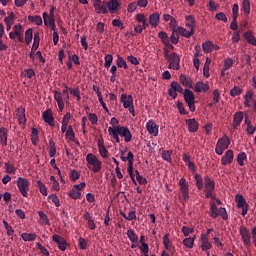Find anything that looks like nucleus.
<instances>
[{
  "label": "nucleus",
  "mask_w": 256,
  "mask_h": 256,
  "mask_svg": "<svg viewBox=\"0 0 256 256\" xmlns=\"http://www.w3.org/2000/svg\"><path fill=\"white\" fill-rule=\"evenodd\" d=\"M53 98L56 101V104L58 105V109H60V112H63L65 109V104L69 105V94L70 92L64 88L63 92L55 91L53 92Z\"/></svg>",
  "instance_id": "obj_1"
},
{
  "label": "nucleus",
  "mask_w": 256,
  "mask_h": 256,
  "mask_svg": "<svg viewBox=\"0 0 256 256\" xmlns=\"http://www.w3.org/2000/svg\"><path fill=\"white\" fill-rule=\"evenodd\" d=\"M109 135L121 136L124 138V142L129 143L133 139V135L131 134V131L124 127V126H116V127H109L108 129Z\"/></svg>",
  "instance_id": "obj_2"
},
{
  "label": "nucleus",
  "mask_w": 256,
  "mask_h": 256,
  "mask_svg": "<svg viewBox=\"0 0 256 256\" xmlns=\"http://www.w3.org/2000/svg\"><path fill=\"white\" fill-rule=\"evenodd\" d=\"M231 145V139L224 135L221 138L218 139V142L216 143V147L214 148V152L218 154L219 156L223 155L224 151L229 148Z\"/></svg>",
  "instance_id": "obj_3"
},
{
  "label": "nucleus",
  "mask_w": 256,
  "mask_h": 256,
  "mask_svg": "<svg viewBox=\"0 0 256 256\" xmlns=\"http://www.w3.org/2000/svg\"><path fill=\"white\" fill-rule=\"evenodd\" d=\"M183 98L184 102H186V105H188L189 111L194 113L196 111V105L193 91L190 89H184Z\"/></svg>",
  "instance_id": "obj_4"
},
{
  "label": "nucleus",
  "mask_w": 256,
  "mask_h": 256,
  "mask_svg": "<svg viewBox=\"0 0 256 256\" xmlns=\"http://www.w3.org/2000/svg\"><path fill=\"white\" fill-rule=\"evenodd\" d=\"M86 163L93 166V173H99L102 169V162L94 154H86Z\"/></svg>",
  "instance_id": "obj_5"
},
{
  "label": "nucleus",
  "mask_w": 256,
  "mask_h": 256,
  "mask_svg": "<svg viewBox=\"0 0 256 256\" xmlns=\"http://www.w3.org/2000/svg\"><path fill=\"white\" fill-rule=\"evenodd\" d=\"M180 186V193L182 198V203L186 204L189 201V185L185 178H181L178 182Z\"/></svg>",
  "instance_id": "obj_6"
},
{
  "label": "nucleus",
  "mask_w": 256,
  "mask_h": 256,
  "mask_svg": "<svg viewBox=\"0 0 256 256\" xmlns=\"http://www.w3.org/2000/svg\"><path fill=\"white\" fill-rule=\"evenodd\" d=\"M218 216H221V218L224 220L228 219L226 208L220 207L218 209V207H216V204L213 203L210 206V217L216 219L218 218Z\"/></svg>",
  "instance_id": "obj_7"
},
{
  "label": "nucleus",
  "mask_w": 256,
  "mask_h": 256,
  "mask_svg": "<svg viewBox=\"0 0 256 256\" xmlns=\"http://www.w3.org/2000/svg\"><path fill=\"white\" fill-rule=\"evenodd\" d=\"M235 202H237V208L241 209V216L245 217L248 214L249 205L246 203L245 197L242 194L235 195Z\"/></svg>",
  "instance_id": "obj_8"
},
{
  "label": "nucleus",
  "mask_w": 256,
  "mask_h": 256,
  "mask_svg": "<svg viewBox=\"0 0 256 256\" xmlns=\"http://www.w3.org/2000/svg\"><path fill=\"white\" fill-rule=\"evenodd\" d=\"M29 187H30V181L22 177H19L17 179V188H19V192L22 195V197H25V198L28 197Z\"/></svg>",
  "instance_id": "obj_9"
},
{
  "label": "nucleus",
  "mask_w": 256,
  "mask_h": 256,
  "mask_svg": "<svg viewBox=\"0 0 256 256\" xmlns=\"http://www.w3.org/2000/svg\"><path fill=\"white\" fill-rule=\"evenodd\" d=\"M164 58H166L167 63H169V69H172L174 71H178L180 69V56H178L177 53L173 52L172 56H167Z\"/></svg>",
  "instance_id": "obj_10"
},
{
  "label": "nucleus",
  "mask_w": 256,
  "mask_h": 256,
  "mask_svg": "<svg viewBox=\"0 0 256 256\" xmlns=\"http://www.w3.org/2000/svg\"><path fill=\"white\" fill-rule=\"evenodd\" d=\"M239 233L241 236V241L243 242V245L246 247L251 246V234L249 233L248 228L245 226H241L239 229Z\"/></svg>",
  "instance_id": "obj_11"
},
{
  "label": "nucleus",
  "mask_w": 256,
  "mask_h": 256,
  "mask_svg": "<svg viewBox=\"0 0 256 256\" xmlns=\"http://www.w3.org/2000/svg\"><path fill=\"white\" fill-rule=\"evenodd\" d=\"M93 7L96 14L110 13V11L107 8V5L104 4L102 0H93Z\"/></svg>",
  "instance_id": "obj_12"
},
{
  "label": "nucleus",
  "mask_w": 256,
  "mask_h": 256,
  "mask_svg": "<svg viewBox=\"0 0 256 256\" xmlns=\"http://www.w3.org/2000/svg\"><path fill=\"white\" fill-rule=\"evenodd\" d=\"M52 240L56 243V245H58V249H60L61 252H65L69 246L65 238L60 235H53Z\"/></svg>",
  "instance_id": "obj_13"
},
{
  "label": "nucleus",
  "mask_w": 256,
  "mask_h": 256,
  "mask_svg": "<svg viewBox=\"0 0 256 256\" xmlns=\"http://www.w3.org/2000/svg\"><path fill=\"white\" fill-rule=\"evenodd\" d=\"M189 29L190 31L186 30L184 27L173 28L172 33H177L184 38H190L194 35V28H189Z\"/></svg>",
  "instance_id": "obj_14"
},
{
  "label": "nucleus",
  "mask_w": 256,
  "mask_h": 256,
  "mask_svg": "<svg viewBox=\"0 0 256 256\" xmlns=\"http://www.w3.org/2000/svg\"><path fill=\"white\" fill-rule=\"evenodd\" d=\"M147 131L148 133H150V135H153L154 137H157L159 134V126L155 123L154 120H150L147 122L146 125Z\"/></svg>",
  "instance_id": "obj_15"
},
{
  "label": "nucleus",
  "mask_w": 256,
  "mask_h": 256,
  "mask_svg": "<svg viewBox=\"0 0 256 256\" xmlns=\"http://www.w3.org/2000/svg\"><path fill=\"white\" fill-rule=\"evenodd\" d=\"M103 2L106 5V8L109 10L110 14H115L118 12V8L120 7V3H118V0H110L109 2Z\"/></svg>",
  "instance_id": "obj_16"
},
{
  "label": "nucleus",
  "mask_w": 256,
  "mask_h": 256,
  "mask_svg": "<svg viewBox=\"0 0 256 256\" xmlns=\"http://www.w3.org/2000/svg\"><path fill=\"white\" fill-rule=\"evenodd\" d=\"M120 102H121V104H123L124 109L133 107V96L126 95V93H123V94H121Z\"/></svg>",
  "instance_id": "obj_17"
},
{
  "label": "nucleus",
  "mask_w": 256,
  "mask_h": 256,
  "mask_svg": "<svg viewBox=\"0 0 256 256\" xmlns=\"http://www.w3.org/2000/svg\"><path fill=\"white\" fill-rule=\"evenodd\" d=\"M39 42H40L39 33L36 32V33H34L33 47H31V52H30V54H29V57H30L31 61H35V54H34V52H35L36 50H38V48H39Z\"/></svg>",
  "instance_id": "obj_18"
},
{
  "label": "nucleus",
  "mask_w": 256,
  "mask_h": 256,
  "mask_svg": "<svg viewBox=\"0 0 256 256\" xmlns=\"http://www.w3.org/2000/svg\"><path fill=\"white\" fill-rule=\"evenodd\" d=\"M42 119L45 123H47L49 126H54V116H52V110L47 109L42 113Z\"/></svg>",
  "instance_id": "obj_19"
},
{
  "label": "nucleus",
  "mask_w": 256,
  "mask_h": 256,
  "mask_svg": "<svg viewBox=\"0 0 256 256\" xmlns=\"http://www.w3.org/2000/svg\"><path fill=\"white\" fill-rule=\"evenodd\" d=\"M185 122L189 133H196L199 130V123H197L196 119H186Z\"/></svg>",
  "instance_id": "obj_20"
},
{
  "label": "nucleus",
  "mask_w": 256,
  "mask_h": 256,
  "mask_svg": "<svg viewBox=\"0 0 256 256\" xmlns=\"http://www.w3.org/2000/svg\"><path fill=\"white\" fill-rule=\"evenodd\" d=\"M232 161H234V151L227 150L226 154L221 158V163L226 166L227 164H231Z\"/></svg>",
  "instance_id": "obj_21"
},
{
  "label": "nucleus",
  "mask_w": 256,
  "mask_h": 256,
  "mask_svg": "<svg viewBox=\"0 0 256 256\" xmlns=\"http://www.w3.org/2000/svg\"><path fill=\"white\" fill-rule=\"evenodd\" d=\"M244 40L248 42L249 45L256 47V37L253 35V31L248 30L243 33Z\"/></svg>",
  "instance_id": "obj_22"
},
{
  "label": "nucleus",
  "mask_w": 256,
  "mask_h": 256,
  "mask_svg": "<svg viewBox=\"0 0 256 256\" xmlns=\"http://www.w3.org/2000/svg\"><path fill=\"white\" fill-rule=\"evenodd\" d=\"M0 144L3 147L8 146V129L5 127L0 128Z\"/></svg>",
  "instance_id": "obj_23"
},
{
  "label": "nucleus",
  "mask_w": 256,
  "mask_h": 256,
  "mask_svg": "<svg viewBox=\"0 0 256 256\" xmlns=\"http://www.w3.org/2000/svg\"><path fill=\"white\" fill-rule=\"evenodd\" d=\"M254 98V92L253 90H248L243 96L244 99V107L250 108L251 107V102L253 101Z\"/></svg>",
  "instance_id": "obj_24"
},
{
  "label": "nucleus",
  "mask_w": 256,
  "mask_h": 256,
  "mask_svg": "<svg viewBox=\"0 0 256 256\" xmlns=\"http://www.w3.org/2000/svg\"><path fill=\"white\" fill-rule=\"evenodd\" d=\"M200 240L202 241V245H200V248L202 249L203 252H207L212 248V245L210 241L208 240L207 235H202L200 237Z\"/></svg>",
  "instance_id": "obj_25"
},
{
  "label": "nucleus",
  "mask_w": 256,
  "mask_h": 256,
  "mask_svg": "<svg viewBox=\"0 0 256 256\" xmlns=\"http://www.w3.org/2000/svg\"><path fill=\"white\" fill-rule=\"evenodd\" d=\"M205 183L203 187H205V191H215V181L211 179L208 175L204 178Z\"/></svg>",
  "instance_id": "obj_26"
},
{
  "label": "nucleus",
  "mask_w": 256,
  "mask_h": 256,
  "mask_svg": "<svg viewBox=\"0 0 256 256\" xmlns=\"http://www.w3.org/2000/svg\"><path fill=\"white\" fill-rule=\"evenodd\" d=\"M208 90H210V86L202 81H198L196 83V87L194 88V91H196L197 93H207Z\"/></svg>",
  "instance_id": "obj_27"
},
{
  "label": "nucleus",
  "mask_w": 256,
  "mask_h": 256,
  "mask_svg": "<svg viewBox=\"0 0 256 256\" xmlns=\"http://www.w3.org/2000/svg\"><path fill=\"white\" fill-rule=\"evenodd\" d=\"M56 9L57 8L55 6H52V8H50L49 14H47V12L42 13V19L44 20L45 26H47V19H49V21L51 20L55 21L54 12Z\"/></svg>",
  "instance_id": "obj_28"
},
{
  "label": "nucleus",
  "mask_w": 256,
  "mask_h": 256,
  "mask_svg": "<svg viewBox=\"0 0 256 256\" xmlns=\"http://www.w3.org/2000/svg\"><path fill=\"white\" fill-rule=\"evenodd\" d=\"M180 82L181 85L186 88H193V80H191V78H188L185 74L180 75Z\"/></svg>",
  "instance_id": "obj_29"
},
{
  "label": "nucleus",
  "mask_w": 256,
  "mask_h": 256,
  "mask_svg": "<svg viewBox=\"0 0 256 256\" xmlns=\"http://www.w3.org/2000/svg\"><path fill=\"white\" fill-rule=\"evenodd\" d=\"M243 121V112H237L233 115V128H237L242 124Z\"/></svg>",
  "instance_id": "obj_30"
},
{
  "label": "nucleus",
  "mask_w": 256,
  "mask_h": 256,
  "mask_svg": "<svg viewBox=\"0 0 256 256\" xmlns=\"http://www.w3.org/2000/svg\"><path fill=\"white\" fill-rule=\"evenodd\" d=\"M159 14L158 12H154L153 14H150V16L148 17V22L150 23L151 26L156 27L159 24Z\"/></svg>",
  "instance_id": "obj_31"
},
{
  "label": "nucleus",
  "mask_w": 256,
  "mask_h": 256,
  "mask_svg": "<svg viewBox=\"0 0 256 256\" xmlns=\"http://www.w3.org/2000/svg\"><path fill=\"white\" fill-rule=\"evenodd\" d=\"M158 38L161 39V42L164 45H169L171 43V38L164 31L158 33Z\"/></svg>",
  "instance_id": "obj_32"
},
{
  "label": "nucleus",
  "mask_w": 256,
  "mask_h": 256,
  "mask_svg": "<svg viewBox=\"0 0 256 256\" xmlns=\"http://www.w3.org/2000/svg\"><path fill=\"white\" fill-rule=\"evenodd\" d=\"M120 159L123 162L128 161V167H133V163H134V154H133V152L129 151L127 157L120 156Z\"/></svg>",
  "instance_id": "obj_33"
},
{
  "label": "nucleus",
  "mask_w": 256,
  "mask_h": 256,
  "mask_svg": "<svg viewBox=\"0 0 256 256\" xmlns=\"http://www.w3.org/2000/svg\"><path fill=\"white\" fill-rule=\"evenodd\" d=\"M35 40V36H33V30L31 28H28L25 31V43L26 45H30L31 41Z\"/></svg>",
  "instance_id": "obj_34"
},
{
  "label": "nucleus",
  "mask_w": 256,
  "mask_h": 256,
  "mask_svg": "<svg viewBox=\"0 0 256 256\" xmlns=\"http://www.w3.org/2000/svg\"><path fill=\"white\" fill-rule=\"evenodd\" d=\"M4 170L8 175H16V168L9 162L4 163Z\"/></svg>",
  "instance_id": "obj_35"
},
{
  "label": "nucleus",
  "mask_w": 256,
  "mask_h": 256,
  "mask_svg": "<svg viewBox=\"0 0 256 256\" xmlns=\"http://www.w3.org/2000/svg\"><path fill=\"white\" fill-rule=\"evenodd\" d=\"M126 235L131 243H137L139 240V237L136 235L133 229L126 231Z\"/></svg>",
  "instance_id": "obj_36"
},
{
  "label": "nucleus",
  "mask_w": 256,
  "mask_h": 256,
  "mask_svg": "<svg viewBox=\"0 0 256 256\" xmlns=\"http://www.w3.org/2000/svg\"><path fill=\"white\" fill-rule=\"evenodd\" d=\"M17 117H19V124L25 125V122L27 121V119L25 118V109H17Z\"/></svg>",
  "instance_id": "obj_37"
},
{
  "label": "nucleus",
  "mask_w": 256,
  "mask_h": 256,
  "mask_svg": "<svg viewBox=\"0 0 256 256\" xmlns=\"http://www.w3.org/2000/svg\"><path fill=\"white\" fill-rule=\"evenodd\" d=\"M28 21L34 23L36 26H42L43 25V18L41 16H28Z\"/></svg>",
  "instance_id": "obj_38"
},
{
  "label": "nucleus",
  "mask_w": 256,
  "mask_h": 256,
  "mask_svg": "<svg viewBox=\"0 0 256 256\" xmlns=\"http://www.w3.org/2000/svg\"><path fill=\"white\" fill-rule=\"evenodd\" d=\"M21 238L23 242H33L36 239L35 233H22Z\"/></svg>",
  "instance_id": "obj_39"
},
{
  "label": "nucleus",
  "mask_w": 256,
  "mask_h": 256,
  "mask_svg": "<svg viewBox=\"0 0 256 256\" xmlns=\"http://www.w3.org/2000/svg\"><path fill=\"white\" fill-rule=\"evenodd\" d=\"M57 154V148H55V142L53 139L49 140V157L54 158Z\"/></svg>",
  "instance_id": "obj_40"
},
{
  "label": "nucleus",
  "mask_w": 256,
  "mask_h": 256,
  "mask_svg": "<svg viewBox=\"0 0 256 256\" xmlns=\"http://www.w3.org/2000/svg\"><path fill=\"white\" fill-rule=\"evenodd\" d=\"M116 66L118 68H123L124 70L128 69V64L126 63L125 59L121 56L116 57Z\"/></svg>",
  "instance_id": "obj_41"
},
{
  "label": "nucleus",
  "mask_w": 256,
  "mask_h": 256,
  "mask_svg": "<svg viewBox=\"0 0 256 256\" xmlns=\"http://www.w3.org/2000/svg\"><path fill=\"white\" fill-rule=\"evenodd\" d=\"M66 138H68L69 142H75L76 133L73 130V126L68 127V131H66Z\"/></svg>",
  "instance_id": "obj_42"
},
{
  "label": "nucleus",
  "mask_w": 256,
  "mask_h": 256,
  "mask_svg": "<svg viewBox=\"0 0 256 256\" xmlns=\"http://www.w3.org/2000/svg\"><path fill=\"white\" fill-rule=\"evenodd\" d=\"M194 180H196V187L199 190H202V188H204V179L202 178V176L200 174H196L194 176Z\"/></svg>",
  "instance_id": "obj_43"
},
{
  "label": "nucleus",
  "mask_w": 256,
  "mask_h": 256,
  "mask_svg": "<svg viewBox=\"0 0 256 256\" xmlns=\"http://www.w3.org/2000/svg\"><path fill=\"white\" fill-rule=\"evenodd\" d=\"M196 26V20L193 15L186 16V27L189 29H194Z\"/></svg>",
  "instance_id": "obj_44"
},
{
  "label": "nucleus",
  "mask_w": 256,
  "mask_h": 256,
  "mask_svg": "<svg viewBox=\"0 0 256 256\" xmlns=\"http://www.w3.org/2000/svg\"><path fill=\"white\" fill-rule=\"evenodd\" d=\"M172 151L171 150H162L161 157L162 160L166 161L167 163H171L172 158Z\"/></svg>",
  "instance_id": "obj_45"
},
{
  "label": "nucleus",
  "mask_w": 256,
  "mask_h": 256,
  "mask_svg": "<svg viewBox=\"0 0 256 256\" xmlns=\"http://www.w3.org/2000/svg\"><path fill=\"white\" fill-rule=\"evenodd\" d=\"M202 50L206 54H209L213 50V43L211 41L203 42L202 43Z\"/></svg>",
  "instance_id": "obj_46"
},
{
  "label": "nucleus",
  "mask_w": 256,
  "mask_h": 256,
  "mask_svg": "<svg viewBox=\"0 0 256 256\" xmlns=\"http://www.w3.org/2000/svg\"><path fill=\"white\" fill-rule=\"evenodd\" d=\"M196 237H188V238H184L183 240V245L184 247L188 248V249H193L194 246V239Z\"/></svg>",
  "instance_id": "obj_47"
},
{
  "label": "nucleus",
  "mask_w": 256,
  "mask_h": 256,
  "mask_svg": "<svg viewBox=\"0 0 256 256\" xmlns=\"http://www.w3.org/2000/svg\"><path fill=\"white\" fill-rule=\"evenodd\" d=\"M64 89L68 90V93H70L72 95V97L80 96V89H79V87H77V88H69V86L64 85Z\"/></svg>",
  "instance_id": "obj_48"
},
{
  "label": "nucleus",
  "mask_w": 256,
  "mask_h": 256,
  "mask_svg": "<svg viewBox=\"0 0 256 256\" xmlns=\"http://www.w3.org/2000/svg\"><path fill=\"white\" fill-rule=\"evenodd\" d=\"M104 61V67L109 68L114 61V56H112V54H106V56L104 57Z\"/></svg>",
  "instance_id": "obj_49"
},
{
  "label": "nucleus",
  "mask_w": 256,
  "mask_h": 256,
  "mask_svg": "<svg viewBox=\"0 0 256 256\" xmlns=\"http://www.w3.org/2000/svg\"><path fill=\"white\" fill-rule=\"evenodd\" d=\"M15 20L14 12H8V17L4 18V24L13 25Z\"/></svg>",
  "instance_id": "obj_50"
},
{
  "label": "nucleus",
  "mask_w": 256,
  "mask_h": 256,
  "mask_svg": "<svg viewBox=\"0 0 256 256\" xmlns=\"http://www.w3.org/2000/svg\"><path fill=\"white\" fill-rule=\"evenodd\" d=\"M4 229L7 231V235L9 237H13L14 235V229L11 225L8 224L7 221L3 220Z\"/></svg>",
  "instance_id": "obj_51"
},
{
  "label": "nucleus",
  "mask_w": 256,
  "mask_h": 256,
  "mask_svg": "<svg viewBox=\"0 0 256 256\" xmlns=\"http://www.w3.org/2000/svg\"><path fill=\"white\" fill-rule=\"evenodd\" d=\"M170 87L171 88L169 90H172V91H175V92H178V93L183 92V88L176 81H173L172 83H170Z\"/></svg>",
  "instance_id": "obj_52"
},
{
  "label": "nucleus",
  "mask_w": 256,
  "mask_h": 256,
  "mask_svg": "<svg viewBox=\"0 0 256 256\" xmlns=\"http://www.w3.org/2000/svg\"><path fill=\"white\" fill-rule=\"evenodd\" d=\"M242 94V88L238 86H233L232 89H230V96L237 97Z\"/></svg>",
  "instance_id": "obj_53"
},
{
  "label": "nucleus",
  "mask_w": 256,
  "mask_h": 256,
  "mask_svg": "<svg viewBox=\"0 0 256 256\" xmlns=\"http://www.w3.org/2000/svg\"><path fill=\"white\" fill-rule=\"evenodd\" d=\"M241 33H242V31H240V30L233 32V35H232V43L233 44L240 42V40L242 39Z\"/></svg>",
  "instance_id": "obj_54"
},
{
  "label": "nucleus",
  "mask_w": 256,
  "mask_h": 256,
  "mask_svg": "<svg viewBox=\"0 0 256 256\" xmlns=\"http://www.w3.org/2000/svg\"><path fill=\"white\" fill-rule=\"evenodd\" d=\"M37 184L39 187V192L42 194V196H47V188L46 185H44L43 181L38 180Z\"/></svg>",
  "instance_id": "obj_55"
},
{
  "label": "nucleus",
  "mask_w": 256,
  "mask_h": 256,
  "mask_svg": "<svg viewBox=\"0 0 256 256\" xmlns=\"http://www.w3.org/2000/svg\"><path fill=\"white\" fill-rule=\"evenodd\" d=\"M246 160V154L245 152H241L237 155V163L239 166H244V161Z\"/></svg>",
  "instance_id": "obj_56"
},
{
  "label": "nucleus",
  "mask_w": 256,
  "mask_h": 256,
  "mask_svg": "<svg viewBox=\"0 0 256 256\" xmlns=\"http://www.w3.org/2000/svg\"><path fill=\"white\" fill-rule=\"evenodd\" d=\"M242 6H243L244 15L248 16L250 13V6H251V4L249 3V0H243Z\"/></svg>",
  "instance_id": "obj_57"
},
{
  "label": "nucleus",
  "mask_w": 256,
  "mask_h": 256,
  "mask_svg": "<svg viewBox=\"0 0 256 256\" xmlns=\"http://www.w3.org/2000/svg\"><path fill=\"white\" fill-rule=\"evenodd\" d=\"M180 34L176 33V32H172V34L170 35V42L173 45H177L178 44V40L180 39Z\"/></svg>",
  "instance_id": "obj_58"
},
{
  "label": "nucleus",
  "mask_w": 256,
  "mask_h": 256,
  "mask_svg": "<svg viewBox=\"0 0 256 256\" xmlns=\"http://www.w3.org/2000/svg\"><path fill=\"white\" fill-rule=\"evenodd\" d=\"M88 120L91 125H98V116L95 113H88Z\"/></svg>",
  "instance_id": "obj_59"
},
{
  "label": "nucleus",
  "mask_w": 256,
  "mask_h": 256,
  "mask_svg": "<svg viewBox=\"0 0 256 256\" xmlns=\"http://www.w3.org/2000/svg\"><path fill=\"white\" fill-rule=\"evenodd\" d=\"M234 65V60H232L231 58H227L225 61H224V71H228L229 69L232 68V66Z\"/></svg>",
  "instance_id": "obj_60"
},
{
  "label": "nucleus",
  "mask_w": 256,
  "mask_h": 256,
  "mask_svg": "<svg viewBox=\"0 0 256 256\" xmlns=\"http://www.w3.org/2000/svg\"><path fill=\"white\" fill-rule=\"evenodd\" d=\"M80 196L81 194L79 190L72 189L71 191H69V197H71V199L77 200L80 198Z\"/></svg>",
  "instance_id": "obj_61"
},
{
  "label": "nucleus",
  "mask_w": 256,
  "mask_h": 256,
  "mask_svg": "<svg viewBox=\"0 0 256 256\" xmlns=\"http://www.w3.org/2000/svg\"><path fill=\"white\" fill-rule=\"evenodd\" d=\"M48 199L49 201H52L53 204H55V207H60V200L58 199L57 195H49Z\"/></svg>",
  "instance_id": "obj_62"
},
{
  "label": "nucleus",
  "mask_w": 256,
  "mask_h": 256,
  "mask_svg": "<svg viewBox=\"0 0 256 256\" xmlns=\"http://www.w3.org/2000/svg\"><path fill=\"white\" fill-rule=\"evenodd\" d=\"M99 155H101L102 158L107 159V154H109V151L106 147H98Z\"/></svg>",
  "instance_id": "obj_63"
},
{
  "label": "nucleus",
  "mask_w": 256,
  "mask_h": 256,
  "mask_svg": "<svg viewBox=\"0 0 256 256\" xmlns=\"http://www.w3.org/2000/svg\"><path fill=\"white\" fill-rule=\"evenodd\" d=\"M177 109H178V113H180L183 116L188 114V112H186V110H185V107L183 106V103L180 101L177 102Z\"/></svg>",
  "instance_id": "obj_64"
}]
</instances>
